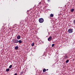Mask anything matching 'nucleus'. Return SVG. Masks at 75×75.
I'll return each instance as SVG.
<instances>
[{
	"mask_svg": "<svg viewBox=\"0 0 75 75\" xmlns=\"http://www.w3.org/2000/svg\"><path fill=\"white\" fill-rule=\"evenodd\" d=\"M44 21V20L42 18H41L39 19V22L40 23H42Z\"/></svg>",
	"mask_w": 75,
	"mask_h": 75,
	"instance_id": "f257e3e1",
	"label": "nucleus"
},
{
	"mask_svg": "<svg viewBox=\"0 0 75 75\" xmlns=\"http://www.w3.org/2000/svg\"><path fill=\"white\" fill-rule=\"evenodd\" d=\"M73 29L70 28L68 30V33H72L73 32Z\"/></svg>",
	"mask_w": 75,
	"mask_h": 75,
	"instance_id": "f03ea898",
	"label": "nucleus"
},
{
	"mask_svg": "<svg viewBox=\"0 0 75 75\" xmlns=\"http://www.w3.org/2000/svg\"><path fill=\"white\" fill-rule=\"evenodd\" d=\"M18 40L16 39H15L13 40V42L14 43H18Z\"/></svg>",
	"mask_w": 75,
	"mask_h": 75,
	"instance_id": "7ed1b4c3",
	"label": "nucleus"
},
{
	"mask_svg": "<svg viewBox=\"0 0 75 75\" xmlns=\"http://www.w3.org/2000/svg\"><path fill=\"white\" fill-rule=\"evenodd\" d=\"M48 40L49 41H50L52 40V37L50 36V37L48 38Z\"/></svg>",
	"mask_w": 75,
	"mask_h": 75,
	"instance_id": "20e7f679",
	"label": "nucleus"
},
{
	"mask_svg": "<svg viewBox=\"0 0 75 75\" xmlns=\"http://www.w3.org/2000/svg\"><path fill=\"white\" fill-rule=\"evenodd\" d=\"M20 38H21V36H20V35H18L17 36V39H18V40H20Z\"/></svg>",
	"mask_w": 75,
	"mask_h": 75,
	"instance_id": "39448f33",
	"label": "nucleus"
},
{
	"mask_svg": "<svg viewBox=\"0 0 75 75\" xmlns=\"http://www.w3.org/2000/svg\"><path fill=\"white\" fill-rule=\"evenodd\" d=\"M18 42H19V44H21V43H22V41L21 40H20L19 41L18 40Z\"/></svg>",
	"mask_w": 75,
	"mask_h": 75,
	"instance_id": "423d86ee",
	"label": "nucleus"
},
{
	"mask_svg": "<svg viewBox=\"0 0 75 75\" xmlns=\"http://www.w3.org/2000/svg\"><path fill=\"white\" fill-rule=\"evenodd\" d=\"M15 50H17L18 49V46H16L15 47Z\"/></svg>",
	"mask_w": 75,
	"mask_h": 75,
	"instance_id": "0eeeda50",
	"label": "nucleus"
},
{
	"mask_svg": "<svg viewBox=\"0 0 75 75\" xmlns=\"http://www.w3.org/2000/svg\"><path fill=\"white\" fill-rule=\"evenodd\" d=\"M43 72H46V69L45 68L43 70Z\"/></svg>",
	"mask_w": 75,
	"mask_h": 75,
	"instance_id": "6e6552de",
	"label": "nucleus"
},
{
	"mask_svg": "<svg viewBox=\"0 0 75 75\" xmlns=\"http://www.w3.org/2000/svg\"><path fill=\"white\" fill-rule=\"evenodd\" d=\"M50 17H54V15H53V14H51L50 15Z\"/></svg>",
	"mask_w": 75,
	"mask_h": 75,
	"instance_id": "1a4fd4ad",
	"label": "nucleus"
},
{
	"mask_svg": "<svg viewBox=\"0 0 75 75\" xmlns=\"http://www.w3.org/2000/svg\"><path fill=\"white\" fill-rule=\"evenodd\" d=\"M6 71H7V72H8V71H10V69L8 68V69H6Z\"/></svg>",
	"mask_w": 75,
	"mask_h": 75,
	"instance_id": "9d476101",
	"label": "nucleus"
},
{
	"mask_svg": "<svg viewBox=\"0 0 75 75\" xmlns=\"http://www.w3.org/2000/svg\"><path fill=\"white\" fill-rule=\"evenodd\" d=\"M74 8H72L71 10V12H73V11H74Z\"/></svg>",
	"mask_w": 75,
	"mask_h": 75,
	"instance_id": "9b49d317",
	"label": "nucleus"
},
{
	"mask_svg": "<svg viewBox=\"0 0 75 75\" xmlns=\"http://www.w3.org/2000/svg\"><path fill=\"white\" fill-rule=\"evenodd\" d=\"M69 62V60H68V59L66 61V63H68V62Z\"/></svg>",
	"mask_w": 75,
	"mask_h": 75,
	"instance_id": "f8f14e48",
	"label": "nucleus"
},
{
	"mask_svg": "<svg viewBox=\"0 0 75 75\" xmlns=\"http://www.w3.org/2000/svg\"><path fill=\"white\" fill-rule=\"evenodd\" d=\"M34 45V43L33 42L32 44V46L33 47Z\"/></svg>",
	"mask_w": 75,
	"mask_h": 75,
	"instance_id": "ddd939ff",
	"label": "nucleus"
},
{
	"mask_svg": "<svg viewBox=\"0 0 75 75\" xmlns=\"http://www.w3.org/2000/svg\"><path fill=\"white\" fill-rule=\"evenodd\" d=\"M54 45H55V44H53L52 45V47H54Z\"/></svg>",
	"mask_w": 75,
	"mask_h": 75,
	"instance_id": "4468645a",
	"label": "nucleus"
},
{
	"mask_svg": "<svg viewBox=\"0 0 75 75\" xmlns=\"http://www.w3.org/2000/svg\"><path fill=\"white\" fill-rule=\"evenodd\" d=\"M68 56H67V55H66L65 56V58H68Z\"/></svg>",
	"mask_w": 75,
	"mask_h": 75,
	"instance_id": "2eb2a0df",
	"label": "nucleus"
},
{
	"mask_svg": "<svg viewBox=\"0 0 75 75\" xmlns=\"http://www.w3.org/2000/svg\"><path fill=\"white\" fill-rule=\"evenodd\" d=\"M12 67V65H10V66L9 67V68H11V67Z\"/></svg>",
	"mask_w": 75,
	"mask_h": 75,
	"instance_id": "dca6fc26",
	"label": "nucleus"
},
{
	"mask_svg": "<svg viewBox=\"0 0 75 75\" xmlns=\"http://www.w3.org/2000/svg\"><path fill=\"white\" fill-rule=\"evenodd\" d=\"M73 23L74 24H75V19L73 21Z\"/></svg>",
	"mask_w": 75,
	"mask_h": 75,
	"instance_id": "f3484780",
	"label": "nucleus"
},
{
	"mask_svg": "<svg viewBox=\"0 0 75 75\" xmlns=\"http://www.w3.org/2000/svg\"><path fill=\"white\" fill-rule=\"evenodd\" d=\"M23 72L22 71L21 72V74H23Z\"/></svg>",
	"mask_w": 75,
	"mask_h": 75,
	"instance_id": "a211bd4d",
	"label": "nucleus"
},
{
	"mask_svg": "<svg viewBox=\"0 0 75 75\" xmlns=\"http://www.w3.org/2000/svg\"><path fill=\"white\" fill-rule=\"evenodd\" d=\"M14 75H17V73H15Z\"/></svg>",
	"mask_w": 75,
	"mask_h": 75,
	"instance_id": "6ab92c4d",
	"label": "nucleus"
},
{
	"mask_svg": "<svg viewBox=\"0 0 75 75\" xmlns=\"http://www.w3.org/2000/svg\"><path fill=\"white\" fill-rule=\"evenodd\" d=\"M52 67H53H53H54V65H52Z\"/></svg>",
	"mask_w": 75,
	"mask_h": 75,
	"instance_id": "aec40b11",
	"label": "nucleus"
},
{
	"mask_svg": "<svg viewBox=\"0 0 75 75\" xmlns=\"http://www.w3.org/2000/svg\"><path fill=\"white\" fill-rule=\"evenodd\" d=\"M46 71H48V69H47L46 70Z\"/></svg>",
	"mask_w": 75,
	"mask_h": 75,
	"instance_id": "412c9836",
	"label": "nucleus"
},
{
	"mask_svg": "<svg viewBox=\"0 0 75 75\" xmlns=\"http://www.w3.org/2000/svg\"><path fill=\"white\" fill-rule=\"evenodd\" d=\"M40 3H41V2H40V3H39V4H40Z\"/></svg>",
	"mask_w": 75,
	"mask_h": 75,
	"instance_id": "4be33fe9",
	"label": "nucleus"
},
{
	"mask_svg": "<svg viewBox=\"0 0 75 75\" xmlns=\"http://www.w3.org/2000/svg\"><path fill=\"white\" fill-rule=\"evenodd\" d=\"M48 1H49V0Z\"/></svg>",
	"mask_w": 75,
	"mask_h": 75,
	"instance_id": "5701e85b",
	"label": "nucleus"
}]
</instances>
